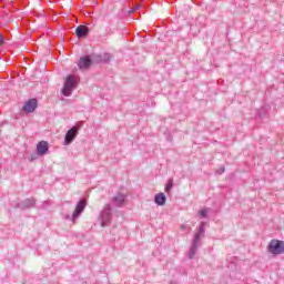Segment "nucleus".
Wrapping results in <instances>:
<instances>
[{
	"instance_id": "nucleus-1",
	"label": "nucleus",
	"mask_w": 284,
	"mask_h": 284,
	"mask_svg": "<svg viewBox=\"0 0 284 284\" xmlns=\"http://www.w3.org/2000/svg\"><path fill=\"white\" fill-rule=\"evenodd\" d=\"M205 222H202L200 224V227L194 236L193 243L189 250L187 256L189 258H194V256L196 255V252L199 251V247L201 246V236H203V234H205Z\"/></svg>"
},
{
	"instance_id": "nucleus-16",
	"label": "nucleus",
	"mask_w": 284,
	"mask_h": 284,
	"mask_svg": "<svg viewBox=\"0 0 284 284\" xmlns=\"http://www.w3.org/2000/svg\"><path fill=\"white\" fill-rule=\"evenodd\" d=\"M174 187V180H169L166 186H165V192H170Z\"/></svg>"
},
{
	"instance_id": "nucleus-10",
	"label": "nucleus",
	"mask_w": 284,
	"mask_h": 284,
	"mask_svg": "<svg viewBox=\"0 0 284 284\" xmlns=\"http://www.w3.org/2000/svg\"><path fill=\"white\" fill-rule=\"evenodd\" d=\"M89 33H90V29L87 26H79L75 29V34L78 39H85Z\"/></svg>"
},
{
	"instance_id": "nucleus-13",
	"label": "nucleus",
	"mask_w": 284,
	"mask_h": 284,
	"mask_svg": "<svg viewBox=\"0 0 284 284\" xmlns=\"http://www.w3.org/2000/svg\"><path fill=\"white\" fill-rule=\"evenodd\" d=\"M165 201H168L165 193H158L154 196V203H156V205H165Z\"/></svg>"
},
{
	"instance_id": "nucleus-4",
	"label": "nucleus",
	"mask_w": 284,
	"mask_h": 284,
	"mask_svg": "<svg viewBox=\"0 0 284 284\" xmlns=\"http://www.w3.org/2000/svg\"><path fill=\"white\" fill-rule=\"evenodd\" d=\"M270 254L278 256V254H284V242L280 240H272L267 247Z\"/></svg>"
},
{
	"instance_id": "nucleus-5",
	"label": "nucleus",
	"mask_w": 284,
	"mask_h": 284,
	"mask_svg": "<svg viewBox=\"0 0 284 284\" xmlns=\"http://www.w3.org/2000/svg\"><path fill=\"white\" fill-rule=\"evenodd\" d=\"M74 88H77V80L74 79V75H68L62 89L63 97H70Z\"/></svg>"
},
{
	"instance_id": "nucleus-11",
	"label": "nucleus",
	"mask_w": 284,
	"mask_h": 284,
	"mask_svg": "<svg viewBox=\"0 0 284 284\" xmlns=\"http://www.w3.org/2000/svg\"><path fill=\"white\" fill-rule=\"evenodd\" d=\"M48 150H49L48 142L41 141L37 144V152L39 156H43L48 154Z\"/></svg>"
},
{
	"instance_id": "nucleus-7",
	"label": "nucleus",
	"mask_w": 284,
	"mask_h": 284,
	"mask_svg": "<svg viewBox=\"0 0 284 284\" xmlns=\"http://www.w3.org/2000/svg\"><path fill=\"white\" fill-rule=\"evenodd\" d=\"M38 106H39V102L37 101V99H30L27 102H24L22 110L27 114H32V112H34V110H37Z\"/></svg>"
},
{
	"instance_id": "nucleus-12",
	"label": "nucleus",
	"mask_w": 284,
	"mask_h": 284,
	"mask_svg": "<svg viewBox=\"0 0 284 284\" xmlns=\"http://www.w3.org/2000/svg\"><path fill=\"white\" fill-rule=\"evenodd\" d=\"M113 203H114V205H116V207H122V205L125 203V194H123V193H118V194L113 197Z\"/></svg>"
},
{
	"instance_id": "nucleus-15",
	"label": "nucleus",
	"mask_w": 284,
	"mask_h": 284,
	"mask_svg": "<svg viewBox=\"0 0 284 284\" xmlns=\"http://www.w3.org/2000/svg\"><path fill=\"white\" fill-rule=\"evenodd\" d=\"M101 59H102V63H108V61L112 59V55L110 53H104L101 55Z\"/></svg>"
},
{
	"instance_id": "nucleus-17",
	"label": "nucleus",
	"mask_w": 284,
	"mask_h": 284,
	"mask_svg": "<svg viewBox=\"0 0 284 284\" xmlns=\"http://www.w3.org/2000/svg\"><path fill=\"white\" fill-rule=\"evenodd\" d=\"M199 214H200V216H202V219H206L207 217V210L206 209L201 210V211H199Z\"/></svg>"
},
{
	"instance_id": "nucleus-18",
	"label": "nucleus",
	"mask_w": 284,
	"mask_h": 284,
	"mask_svg": "<svg viewBox=\"0 0 284 284\" xmlns=\"http://www.w3.org/2000/svg\"><path fill=\"white\" fill-rule=\"evenodd\" d=\"M39 159V153L31 154L30 161H37Z\"/></svg>"
},
{
	"instance_id": "nucleus-20",
	"label": "nucleus",
	"mask_w": 284,
	"mask_h": 284,
	"mask_svg": "<svg viewBox=\"0 0 284 284\" xmlns=\"http://www.w3.org/2000/svg\"><path fill=\"white\" fill-rule=\"evenodd\" d=\"M181 230H185V224H182Z\"/></svg>"
},
{
	"instance_id": "nucleus-19",
	"label": "nucleus",
	"mask_w": 284,
	"mask_h": 284,
	"mask_svg": "<svg viewBox=\"0 0 284 284\" xmlns=\"http://www.w3.org/2000/svg\"><path fill=\"white\" fill-rule=\"evenodd\" d=\"M6 43V40L3 38V34L0 33V45H3Z\"/></svg>"
},
{
	"instance_id": "nucleus-6",
	"label": "nucleus",
	"mask_w": 284,
	"mask_h": 284,
	"mask_svg": "<svg viewBox=\"0 0 284 284\" xmlns=\"http://www.w3.org/2000/svg\"><path fill=\"white\" fill-rule=\"evenodd\" d=\"M88 205V202L85 200H80L75 206V210L72 214V216L67 215V219H70L73 223L81 216V213L83 210H85V206Z\"/></svg>"
},
{
	"instance_id": "nucleus-3",
	"label": "nucleus",
	"mask_w": 284,
	"mask_h": 284,
	"mask_svg": "<svg viewBox=\"0 0 284 284\" xmlns=\"http://www.w3.org/2000/svg\"><path fill=\"white\" fill-rule=\"evenodd\" d=\"M83 128V123L78 122L73 128L67 131L64 136V145H70L74 139H77V134H79V130Z\"/></svg>"
},
{
	"instance_id": "nucleus-8",
	"label": "nucleus",
	"mask_w": 284,
	"mask_h": 284,
	"mask_svg": "<svg viewBox=\"0 0 284 284\" xmlns=\"http://www.w3.org/2000/svg\"><path fill=\"white\" fill-rule=\"evenodd\" d=\"M78 68L81 70H90V68H92V58L90 55L81 57Z\"/></svg>"
},
{
	"instance_id": "nucleus-2",
	"label": "nucleus",
	"mask_w": 284,
	"mask_h": 284,
	"mask_svg": "<svg viewBox=\"0 0 284 284\" xmlns=\"http://www.w3.org/2000/svg\"><path fill=\"white\" fill-rule=\"evenodd\" d=\"M98 221L101 227H108L112 223V206L110 204L104 205V209L98 216Z\"/></svg>"
},
{
	"instance_id": "nucleus-9",
	"label": "nucleus",
	"mask_w": 284,
	"mask_h": 284,
	"mask_svg": "<svg viewBox=\"0 0 284 284\" xmlns=\"http://www.w3.org/2000/svg\"><path fill=\"white\" fill-rule=\"evenodd\" d=\"M37 204V200L33 197L26 199L24 201L17 203L16 207H19L20 210H28L30 207H34Z\"/></svg>"
},
{
	"instance_id": "nucleus-14",
	"label": "nucleus",
	"mask_w": 284,
	"mask_h": 284,
	"mask_svg": "<svg viewBox=\"0 0 284 284\" xmlns=\"http://www.w3.org/2000/svg\"><path fill=\"white\" fill-rule=\"evenodd\" d=\"M90 57H91L92 63H103L101 54H92Z\"/></svg>"
}]
</instances>
